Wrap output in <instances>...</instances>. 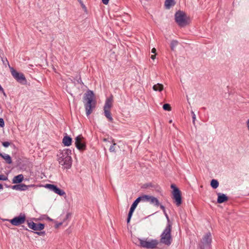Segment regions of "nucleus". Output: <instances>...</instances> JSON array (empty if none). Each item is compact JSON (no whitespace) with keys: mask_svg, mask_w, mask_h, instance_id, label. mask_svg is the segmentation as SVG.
<instances>
[{"mask_svg":"<svg viewBox=\"0 0 249 249\" xmlns=\"http://www.w3.org/2000/svg\"><path fill=\"white\" fill-rule=\"evenodd\" d=\"M28 226L29 228L34 231H41L44 228V224L42 223L36 224L33 221H27Z\"/></svg>","mask_w":249,"mask_h":249,"instance_id":"nucleus-12","label":"nucleus"},{"mask_svg":"<svg viewBox=\"0 0 249 249\" xmlns=\"http://www.w3.org/2000/svg\"><path fill=\"white\" fill-rule=\"evenodd\" d=\"M9 221L13 226H18L25 223L26 215L25 214L21 213L18 216L15 217Z\"/></svg>","mask_w":249,"mask_h":249,"instance_id":"nucleus-9","label":"nucleus"},{"mask_svg":"<svg viewBox=\"0 0 249 249\" xmlns=\"http://www.w3.org/2000/svg\"><path fill=\"white\" fill-rule=\"evenodd\" d=\"M1 175L0 174V177H1ZM2 178H0V179H1Z\"/></svg>","mask_w":249,"mask_h":249,"instance_id":"nucleus-48","label":"nucleus"},{"mask_svg":"<svg viewBox=\"0 0 249 249\" xmlns=\"http://www.w3.org/2000/svg\"><path fill=\"white\" fill-rule=\"evenodd\" d=\"M134 211H133V210L130 209L129 212L128 214V217H131Z\"/></svg>","mask_w":249,"mask_h":249,"instance_id":"nucleus-32","label":"nucleus"},{"mask_svg":"<svg viewBox=\"0 0 249 249\" xmlns=\"http://www.w3.org/2000/svg\"><path fill=\"white\" fill-rule=\"evenodd\" d=\"M10 70L12 76L18 82L23 84L26 83V80L23 73L18 72L13 68H10Z\"/></svg>","mask_w":249,"mask_h":249,"instance_id":"nucleus-8","label":"nucleus"},{"mask_svg":"<svg viewBox=\"0 0 249 249\" xmlns=\"http://www.w3.org/2000/svg\"><path fill=\"white\" fill-rule=\"evenodd\" d=\"M4 126V121L2 118H0V127H3Z\"/></svg>","mask_w":249,"mask_h":249,"instance_id":"nucleus-31","label":"nucleus"},{"mask_svg":"<svg viewBox=\"0 0 249 249\" xmlns=\"http://www.w3.org/2000/svg\"><path fill=\"white\" fill-rule=\"evenodd\" d=\"M160 208L163 211H165V207L162 205H160Z\"/></svg>","mask_w":249,"mask_h":249,"instance_id":"nucleus-40","label":"nucleus"},{"mask_svg":"<svg viewBox=\"0 0 249 249\" xmlns=\"http://www.w3.org/2000/svg\"><path fill=\"white\" fill-rule=\"evenodd\" d=\"M112 103H113V97L111 96L110 97L107 98L105 102V104L104 107V109H110L111 107H112Z\"/></svg>","mask_w":249,"mask_h":249,"instance_id":"nucleus-15","label":"nucleus"},{"mask_svg":"<svg viewBox=\"0 0 249 249\" xmlns=\"http://www.w3.org/2000/svg\"><path fill=\"white\" fill-rule=\"evenodd\" d=\"M72 142L71 138L66 135L64 137L63 140H62V142L64 144L65 146H69L71 145Z\"/></svg>","mask_w":249,"mask_h":249,"instance_id":"nucleus-18","label":"nucleus"},{"mask_svg":"<svg viewBox=\"0 0 249 249\" xmlns=\"http://www.w3.org/2000/svg\"><path fill=\"white\" fill-rule=\"evenodd\" d=\"M2 145L5 147H7L10 145V143L8 142H2Z\"/></svg>","mask_w":249,"mask_h":249,"instance_id":"nucleus-30","label":"nucleus"},{"mask_svg":"<svg viewBox=\"0 0 249 249\" xmlns=\"http://www.w3.org/2000/svg\"><path fill=\"white\" fill-rule=\"evenodd\" d=\"M246 125H247L248 129L249 131V119L247 120V121L246 122Z\"/></svg>","mask_w":249,"mask_h":249,"instance_id":"nucleus-38","label":"nucleus"},{"mask_svg":"<svg viewBox=\"0 0 249 249\" xmlns=\"http://www.w3.org/2000/svg\"><path fill=\"white\" fill-rule=\"evenodd\" d=\"M156 57V55L155 54H153L151 56V58L152 59H154Z\"/></svg>","mask_w":249,"mask_h":249,"instance_id":"nucleus-42","label":"nucleus"},{"mask_svg":"<svg viewBox=\"0 0 249 249\" xmlns=\"http://www.w3.org/2000/svg\"><path fill=\"white\" fill-rule=\"evenodd\" d=\"M71 151L69 149H64L60 150L57 154L58 161L64 168L69 169L71 167L72 160L71 155Z\"/></svg>","mask_w":249,"mask_h":249,"instance_id":"nucleus-2","label":"nucleus"},{"mask_svg":"<svg viewBox=\"0 0 249 249\" xmlns=\"http://www.w3.org/2000/svg\"><path fill=\"white\" fill-rule=\"evenodd\" d=\"M105 116L107 117L109 122L113 121V118L111 116L110 109H104Z\"/></svg>","mask_w":249,"mask_h":249,"instance_id":"nucleus-21","label":"nucleus"},{"mask_svg":"<svg viewBox=\"0 0 249 249\" xmlns=\"http://www.w3.org/2000/svg\"><path fill=\"white\" fill-rule=\"evenodd\" d=\"M166 216L167 219L168 223L160 235V242L169 246L172 242V237L171 236L172 224L170 222L167 214H166Z\"/></svg>","mask_w":249,"mask_h":249,"instance_id":"nucleus-3","label":"nucleus"},{"mask_svg":"<svg viewBox=\"0 0 249 249\" xmlns=\"http://www.w3.org/2000/svg\"><path fill=\"white\" fill-rule=\"evenodd\" d=\"M163 108L165 110L170 111L171 110V107L170 105L168 104H165L163 106Z\"/></svg>","mask_w":249,"mask_h":249,"instance_id":"nucleus-28","label":"nucleus"},{"mask_svg":"<svg viewBox=\"0 0 249 249\" xmlns=\"http://www.w3.org/2000/svg\"><path fill=\"white\" fill-rule=\"evenodd\" d=\"M131 218V217H127V224L129 223Z\"/></svg>","mask_w":249,"mask_h":249,"instance_id":"nucleus-41","label":"nucleus"},{"mask_svg":"<svg viewBox=\"0 0 249 249\" xmlns=\"http://www.w3.org/2000/svg\"><path fill=\"white\" fill-rule=\"evenodd\" d=\"M156 52V49L155 48H153L151 50V53H155Z\"/></svg>","mask_w":249,"mask_h":249,"instance_id":"nucleus-39","label":"nucleus"},{"mask_svg":"<svg viewBox=\"0 0 249 249\" xmlns=\"http://www.w3.org/2000/svg\"><path fill=\"white\" fill-rule=\"evenodd\" d=\"M47 219H48V220H49V221H53V219H51V218H50L49 217H47Z\"/></svg>","mask_w":249,"mask_h":249,"instance_id":"nucleus-44","label":"nucleus"},{"mask_svg":"<svg viewBox=\"0 0 249 249\" xmlns=\"http://www.w3.org/2000/svg\"><path fill=\"white\" fill-rule=\"evenodd\" d=\"M36 233L37 234L39 235H42L44 233V232L42 231H39V232H36Z\"/></svg>","mask_w":249,"mask_h":249,"instance_id":"nucleus-37","label":"nucleus"},{"mask_svg":"<svg viewBox=\"0 0 249 249\" xmlns=\"http://www.w3.org/2000/svg\"><path fill=\"white\" fill-rule=\"evenodd\" d=\"M103 141L105 142H108L110 143H112V144L110 146L109 150L110 152H116V146L117 144L115 143L114 139L111 138L110 141L108 139L104 138L103 139Z\"/></svg>","mask_w":249,"mask_h":249,"instance_id":"nucleus-13","label":"nucleus"},{"mask_svg":"<svg viewBox=\"0 0 249 249\" xmlns=\"http://www.w3.org/2000/svg\"><path fill=\"white\" fill-rule=\"evenodd\" d=\"M62 224L61 223H60L59 224H58V226H60Z\"/></svg>","mask_w":249,"mask_h":249,"instance_id":"nucleus-49","label":"nucleus"},{"mask_svg":"<svg viewBox=\"0 0 249 249\" xmlns=\"http://www.w3.org/2000/svg\"><path fill=\"white\" fill-rule=\"evenodd\" d=\"M75 144L76 148L80 150L84 151L86 149V144L85 140L81 135H78L75 139Z\"/></svg>","mask_w":249,"mask_h":249,"instance_id":"nucleus-7","label":"nucleus"},{"mask_svg":"<svg viewBox=\"0 0 249 249\" xmlns=\"http://www.w3.org/2000/svg\"><path fill=\"white\" fill-rule=\"evenodd\" d=\"M178 44V42L176 40H173L170 43V48L171 50L174 51L176 47Z\"/></svg>","mask_w":249,"mask_h":249,"instance_id":"nucleus-25","label":"nucleus"},{"mask_svg":"<svg viewBox=\"0 0 249 249\" xmlns=\"http://www.w3.org/2000/svg\"><path fill=\"white\" fill-rule=\"evenodd\" d=\"M211 185L213 189H216L218 187V181L216 179H212L211 182Z\"/></svg>","mask_w":249,"mask_h":249,"instance_id":"nucleus-26","label":"nucleus"},{"mask_svg":"<svg viewBox=\"0 0 249 249\" xmlns=\"http://www.w3.org/2000/svg\"><path fill=\"white\" fill-rule=\"evenodd\" d=\"M94 98L93 92L90 90H88L84 95L83 102L87 116L92 112L95 107L96 102Z\"/></svg>","mask_w":249,"mask_h":249,"instance_id":"nucleus-1","label":"nucleus"},{"mask_svg":"<svg viewBox=\"0 0 249 249\" xmlns=\"http://www.w3.org/2000/svg\"><path fill=\"white\" fill-rule=\"evenodd\" d=\"M109 0H102V2L105 5H107L108 3Z\"/></svg>","mask_w":249,"mask_h":249,"instance_id":"nucleus-35","label":"nucleus"},{"mask_svg":"<svg viewBox=\"0 0 249 249\" xmlns=\"http://www.w3.org/2000/svg\"><path fill=\"white\" fill-rule=\"evenodd\" d=\"M82 6L83 8H86L85 6L83 4H82Z\"/></svg>","mask_w":249,"mask_h":249,"instance_id":"nucleus-45","label":"nucleus"},{"mask_svg":"<svg viewBox=\"0 0 249 249\" xmlns=\"http://www.w3.org/2000/svg\"><path fill=\"white\" fill-rule=\"evenodd\" d=\"M149 196L144 195L138 197L137 198L139 200V202H148L149 200Z\"/></svg>","mask_w":249,"mask_h":249,"instance_id":"nucleus-24","label":"nucleus"},{"mask_svg":"<svg viewBox=\"0 0 249 249\" xmlns=\"http://www.w3.org/2000/svg\"><path fill=\"white\" fill-rule=\"evenodd\" d=\"M62 224L61 223H60L59 224H58V226H60Z\"/></svg>","mask_w":249,"mask_h":249,"instance_id":"nucleus-50","label":"nucleus"},{"mask_svg":"<svg viewBox=\"0 0 249 249\" xmlns=\"http://www.w3.org/2000/svg\"><path fill=\"white\" fill-rule=\"evenodd\" d=\"M171 188L173 190V191H174V190L175 189H179L178 188L176 185L174 184H172L171 185Z\"/></svg>","mask_w":249,"mask_h":249,"instance_id":"nucleus-33","label":"nucleus"},{"mask_svg":"<svg viewBox=\"0 0 249 249\" xmlns=\"http://www.w3.org/2000/svg\"><path fill=\"white\" fill-rule=\"evenodd\" d=\"M24 179L23 175L19 174L18 176L14 177L12 179V183L14 184L20 183Z\"/></svg>","mask_w":249,"mask_h":249,"instance_id":"nucleus-17","label":"nucleus"},{"mask_svg":"<svg viewBox=\"0 0 249 249\" xmlns=\"http://www.w3.org/2000/svg\"><path fill=\"white\" fill-rule=\"evenodd\" d=\"M0 91L2 92V93L3 94V95L5 97L7 96V95H6V93H5V91H4V89H3L2 88V90H0Z\"/></svg>","mask_w":249,"mask_h":249,"instance_id":"nucleus-36","label":"nucleus"},{"mask_svg":"<svg viewBox=\"0 0 249 249\" xmlns=\"http://www.w3.org/2000/svg\"><path fill=\"white\" fill-rule=\"evenodd\" d=\"M2 90V87L1 86V85H0V90Z\"/></svg>","mask_w":249,"mask_h":249,"instance_id":"nucleus-46","label":"nucleus"},{"mask_svg":"<svg viewBox=\"0 0 249 249\" xmlns=\"http://www.w3.org/2000/svg\"><path fill=\"white\" fill-rule=\"evenodd\" d=\"M149 202L151 204H154L156 206H159L160 205V202L158 199L153 196H149Z\"/></svg>","mask_w":249,"mask_h":249,"instance_id":"nucleus-20","label":"nucleus"},{"mask_svg":"<svg viewBox=\"0 0 249 249\" xmlns=\"http://www.w3.org/2000/svg\"><path fill=\"white\" fill-rule=\"evenodd\" d=\"M169 123H172V120H170V121H169Z\"/></svg>","mask_w":249,"mask_h":249,"instance_id":"nucleus-47","label":"nucleus"},{"mask_svg":"<svg viewBox=\"0 0 249 249\" xmlns=\"http://www.w3.org/2000/svg\"><path fill=\"white\" fill-rule=\"evenodd\" d=\"M3 188V185L1 184H0V190H2Z\"/></svg>","mask_w":249,"mask_h":249,"instance_id":"nucleus-43","label":"nucleus"},{"mask_svg":"<svg viewBox=\"0 0 249 249\" xmlns=\"http://www.w3.org/2000/svg\"><path fill=\"white\" fill-rule=\"evenodd\" d=\"M175 2L174 0H166L165 1V6L167 9H170L172 6H174Z\"/></svg>","mask_w":249,"mask_h":249,"instance_id":"nucleus-22","label":"nucleus"},{"mask_svg":"<svg viewBox=\"0 0 249 249\" xmlns=\"http://www.w3.org/2000/svg\"><path fill=\"white\" fill-rule=\"evenodd\" d=\"M138 241L140 244L139 245L141 247L146 249H155L159 244L158 241L156 239H152L147 241L145 239H138Z\"/></svg>","mask_w":249,"mask_h":249,"instance_id":"nucleus-5","label":"nucleus"},{"mask_svg":"<svg viewBox=\"0 0 249 249\" xmlns=\"http://www.w3.org/2000/svg\"><path fill=\"white\" fill-rule=\"evenodd\" d=\"M173 198L175 200V203L177 206H179L182 203L181 192L179 189H175L173 191Z\"/></svg>","mask_w":249,"mask_h":249,"instance_id":"nucleus-11","label":"nucleus"},{"mask_svg":"<svg viewBox=\"0 0 249 249\" xmlns=\"http://www.w3.org/2000/svg\"><path fill=\"white\" fill-rule=\"evenodd\" d=\"M1 177L0 178H1L2 179H0V180H6L7 179V178L4 177L3 175H1Z\"/></svg>","mask_w":249,"mask_h":249,"instance_id":"nucleus-34","label":"nucleus"},{"mask_svg":"<svg viewBox=\"0 0 249 249\" xmlns=\"http://www.w3.org/2000/svg\"><path fill=\"white\" fill-rule=\"evenodd\" d=\"M175 19L176 22L180 27L186 26L188 24L186 14L181 11H178L175 13Z\"/></svg>","mask_w":249,"mask_h":249,"instance_id":"nucleus-4","label":"nucleus"},{"mask_svg":"<svg viewBox=\"0 0 249 249\" xmlns=\"http://www.w3.org/2000/svg\"><path fill=\"white\" fill-rule=\"evenodd\" d=\"M217 203H222L228 200V197L225 194L220 193H217Z\"/></svg>","mask_w":249,"mask_h":249,"instance_id":"nucleus-16","label":"nucleus"},{"mask_svg":"<svg viewBox=\"0 0 249 249\" xmlns=\"http://www.w3.org/2000/svg\"><path fill=\"white\" fill-rule=\"evenodd\" d=\"M212 238L210 232L207 233L202 238L199 244V249H210L211 247Z\"/></svg>","mask_w":249,"mask_h":249,"instance_id":"nucleus-6","label":"nucleus"},{"mask_svg":"<svg viewBox=\"0 0 249 249\" xmlns=\"http://www.w3.org/2000/svg\"><path fill=\"white\" fill-rule=\"evenodd\" d=\"M0 156L2 157L8 164H11L12 162V159L10 155L6 154L0 153Z\"/></svg>","mask_w":249,"mask_h":249,"instance_id":"nucleus-19","label":"nucleus"},{"mask_svg":"<svg viewBox=\"0 0 249 249\" xmlns=\"http://www.w3.org/2000/svg\"><path fill=\"white\" fill-rule=\"evenodd\" d=\"M30 185H26L24 184H19L15 185L12 186V188L13 190H18V191H25L28 189Z\"/></svg>","mask_w":249,"mask_h":249,"instance_id":"nucleus-14","label":"nucleus"},{"mask_svg":"<svg viewBox=\"0 0 249 249\" xmlns=\"http://www.w3.org/2000/svg\"><path fill=\"white\" fill-rule=\"evenodd\" d=\"M191 114L192 115L193 123L194 124H195V121H196V115H195L194 112L193 110L191 111Z\"/></svg>","mask_w":249,"mask_h":249,"instance_id":"nucleus-29","label":"nucleus"},{"mask_svg":"<svg viewBox=\"0 0 249 249\" xmlns=\"http://www.w3.org/2000/svg\"><path fill=\"white\" fill-rule=\"evenodd\" d=\"M45 187L60 196H64L66 195V193L63 190L59 189L56 185L53 184H47L45 185Z\"/></svg>","mask_w":249,"mask_h":249,"instance_id":"nucleus-10","label":"nucleus"},{"mask_svg":"<svg viewBox=\"0 0 249 249\" xmlns=\"http://www.w3.org/2000/svg\"><path fill=\"white\" fill-rule=\"evenodd\" d=\"M153 89L155 91H161L163 89V86L161 84L158 83L153 86Z\"/></svg>","mask_w":249,"mask_h":249,"instance_id":"nucleus-23","label":"nucleus"},{"mask_svg":"<svg viewBox=\"0 0 249 249\" xmlns=\"http://www.w3.org/2000/svg\"><path fill=\"white\" fill-rule=\"evenodd\" d=\"M139 202V200L137 198L132 204L130 209L134 211Z\"/></svg>","mask_w":249,"mask_h":249,"instance_id":"nucleus-27","label":"nucleus"}]
</instances>
